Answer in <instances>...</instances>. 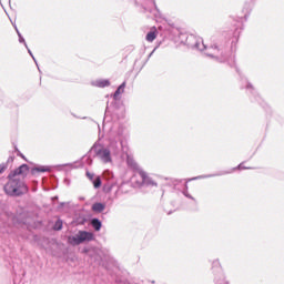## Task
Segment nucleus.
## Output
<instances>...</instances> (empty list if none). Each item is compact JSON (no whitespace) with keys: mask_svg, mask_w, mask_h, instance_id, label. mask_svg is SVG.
Wrapping results in <instances>:
<instances>
[{"mask_svg":"<svg viewBox=\"0 0 284 284\" xmlns=\"http://www.w3.org/2000/svg\"><path fill=\"white\" fill-rule=\"evenodd\" d=\"M92 239H94L92 233L80 231L77 236L72 237V241L75 243V245H81V243L85 241H92Z\"/></svg>","mask_w":284,"mask_h":284,"instance_id":"7ed1b4c3","label":"nucleus"},{"mask_svg":"<svg viewBox=\"0 0 284 284\" xmlns=\"http://www.w3.org/2000/svg\"><path fill=\"white\" fill-rule=\"evenodd\" d=\"M92 210H93V212H103V210H105V204H103V203H94L92 205Z\"/></svg>","mask_w":284,"mask_h":284,"instance_id":"6e6552de","label":"nucleus"},{"mask_svg":"<svg viewBox=\"0 0 284 284\" xmlns=\"http://www.w3.org/2000/svg\"><path fill=\"white\" fill-rule=\"evenodd\" d=\"M63 227V223L61 221L55 222L54 230H61Z\"/></svg>","mask_w":284,"mask_h":284,"instance_id":"4468645a","label":"nucleus"},{"mask_svg":"<svg viewBox=\"0 0 284 284\" xmlns=\"http://www.w3.org/2000/svg\"><path fill=\"white\" fill-rule=\"evenodd\" d=\"M23 159H26V156L24 155H21Z\"/></svg>","mask_w":284,"mask_h":284,"instance_id":"a211bd4d","label":"nucleus"},{"mask_svg":"<svg viewBox=\"0 0 284 284\" xmlns=\"http://www.w3.org/2000/svg\"><path fill=\"white\" fill-rule=\"evenodd\" d=\"M159 37V31H156V28L151 29V31L146 34V41L149 43H152Z\"/></svg>","mask_w":284,"mask_h":284,"instance_id":"423d86ee","label":"nucleus"},{"mask_svg":"<svg viewBox=\"0 0 284 284\" xmlns=\"http://www.w3.org/2000/svg\"><path fill=\"white\" fill-rule=\"evenodd\" d=\"M93 186L95 187V190H99V187H101V178H97L94 181H93Z\"/></svg>","mask_w":284,"mask_h":284,"instance_id":"f8f14e48","label":"nucleus"},{"mask_svg":"<svg viewBox=\"0 0 284 284\" xmlns=\"http://www.w3.org/2000/svg\"><path fill=\"white\" fill-rule=\"evenodd\" d=\"M92 227H94L95 232H99V230H101V221H99V219H93L91 221Z\"/></svg>","mask_w":284,"mask_h":284,"instance_id":"1a4fd4ad","label":"nucleus"},{"mask_svg":"<svg viewBox=\"0 0 284 284\" xmlns=\"http://www.w3.org/2000/svg\"><path fill=\"white\" fill-rule=\"evenodd\" d=\"M97 154L101 159V161H103V163H112V156L110 155V150L100 149Z\"/></svg>","mask_w":284,"mask_h":284,"instance_id":"20e7f679","label":"nucleus"},{"mask_svg":"<svg viewBox=\"0 0 284 284\" xmlns=\"http://www.w3.org/2000/svg\"><path fill=\"white\" fill-rule=\"evenodd\" d=\"M126 163H128V165H130V168H132L133 170H138V172H139V170H141V169H139V164H138L136 162H134V160H132V159H130V158H128Z\"/></svg>","mask_w":284,"mask_h":284,"instance_id":"9d476101","label":"nucleus"},{"mask_svg":"<svg viewBox=\"0 0 284 284\" xmlns=\"http://www.w3.org/2000/svg\"><path fill=\"white\" fill-rule=\"evenodd\" d=\"M138 174L142 179V185H146L148 187H156V185H159L156 181H154L152 176H149L145 171L139 170Z\"/></svg>","mask_w":284,"mask_h":284,"instance_id":"f03ea898","label":"nucleus"},{"mask_svg":"<svg viewBox=\"0 0 284 284\" xmlns=\"http://www.w3.org/2000/svg\"><path fill=\"white\" fill-rule=\"evenodd\" d=\"M237 170H243V166H242V165H239V166H237Z\"/></svg>","mask_w":284,"mask_h":284,"instance_id":"f3484780","label":"nucleus"},{"mask_svg":"<svg viewBox=\"0 0 284 284\" xmlns=\"http://www.w3.org/2000/svg\"><path fill=\"white\" fill-rule=\"evenodd\" d=\"M87 178L89 179V180H91V181H94V174L93 173H91L90 171H87Z\"/></svg>","mask_w":284,"mask_h":284,"instance_id":"2eb2a0df","label":"nucleus"},{"mask_svg":"<svg viewBox=\"0 0 284 284\" xmlns=\"http://www.w3.org/2000/svg\"><path fill=\"white\" fill-rule=\"evenodd\" d=\"M30 172V166L28 164H22L18 169L10 172L8 175V182L6 183L3 190L9 196H22V194H28V185L23 182V179L28 176Z\"/></svg>","mask_w":284,"mask_h":284,"instance_id":"f257e3e1","label":"nucleus"},{"mask_svg":"<svg viewBox=\"0 0 284 284\" xmlns=\"http://www.w3.org/2000/svg\"><path fill=\"white\" fill-rule=\"evenodd\" d=\"M6 170H8V164L6 163L0 164V174H3Z\"/></svg>","mask_w":284,"mask_h":284,"instance_id":"ddd939ff","label":"nucleus"},{"mask_svg":"<svg viewBox=\"0 0 284 284\" xmlns=\"http://www.w3.org/2000/svg\"><path fill=\"white\" fill-rule=\"evenodd\" d=\"M95 83L98 88H108V85H110V80H99Z\"/></svg>","mask_w":284,"mask_h":284,"instance_id":"9b49d317","label":"nucleus"},{"mask_svg":"<svg viewBox=\"0 0 284 284\" xmlns=\"http://www.w3.org/2000/svg\"><path fill=\"white\" fill-rule=\"evenodd\" d=\"M41 172H50V166H36L31 169L32 176H37Z\"/></svg>","mask_w":284,"mask_h":284,"instance_id":"39448f33","label":"nucleus"},{"mask_svg":"<svg viewBox=\"0 0 284 284\" xmlns=\"http://www.w3.org/2000/svg\"><path fill=\"white\" fill-rule=\"evenodd\" d=\"M123 92H125V82H123L114 92L113 94V99L115 101H119V97H121V94H123Z\"/></svg>","mask_w":284,"mask_h":284,"instance_id":"0eeeda50","label":"nucleus"},{"mask_svg":"<svg viewBox=\"0 0 284 284\" xmlns=\"http://www.w3.org/2000/svg\"><path fill=\"white\" fill-rule=\"evenodd\" d=\"M213 267H221V263L219 261L213 262Z\"/></svg>","mask_w":284,"mask_h":284,"instance_id":"dca6fc26","label":"nucleus"}]
</instances>
